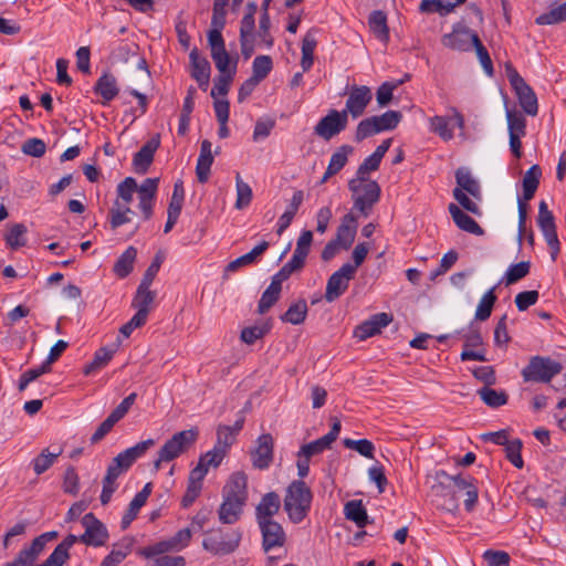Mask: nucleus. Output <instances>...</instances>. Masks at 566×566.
I'll return each mask as SVG.
<instances>
[{"instance_id": "25", "label": "nucleus", "mask_w": 566, "mask_h": 566, "mask_svg": "<svg viewBox=\"0 0 566 566\" xmlns=\"http://www.w3.org/2000/svg\"><path fill=\"white\" fill-rule=\"evenodd\" d=\"M280 507L281 499L276 492H269L264 494L255 509L258 523L264 521H274L273 516L279 512Z\"/></svg>"}, {"instance_id": "11", "label": "nucleus", "mask_w": 566, "mask_h": 566, "mask_svg": "<svg viewBox=\"0 0 566 566\" xmlns=\"http://www.w3.org/2000/svg\"><path fill=\"white\" fill-rule=\"evenodd\" d=\"M537 224L551 249L552 259L555 260L559 253V241L556 232L555 219L547 203L541 201L538 206Z\"/></svg>"}, {"instance_id": "12", "label": "nucleus", "mask_w": 566, "mask_h": 566, "mask_svg": "<svg viewBox=\"0 0 566 566\" xmlns=\"http://www.w3.org/2000/svg\"><path fill=\"white\" fill-rule=\"evenodd\" d=\"M373 99V92L366 85H353L348 90V97L343 113L358 118L364 115L366 107Z\"/></svg>"}, {"instance_id": "55", "label": "nucleus", "mask_w": 566, "mask_h": 566, "mask_svg": "<svg viewBox=\"0 0 566 566\" xmlns=\"http://www.w3.org/2000/svg\"><path fill=\"white\" fill-rule=\"evenodd\" d=\"M509 135H525L526 134V119L515 111H506Z\"/></svg>"}, {"instance_id": "36", "label": "nucleus", "mask_w": 566, "mask_h": 566, "mask_svg": "<svg viewBox=\"0 0 566 566\" xmlns=\"http://www.w3.org/2000/svg\"><path fill=\"white\" fill-rule=\"evenodd\" d=\"M370 31L381 42L386 43L389 40V29L387 25V17L385 12L377 10L373 11L368 19Z\"/></svg>"}, {"instance_id": "5", "label": "nucleus", "mask_w": 566, "mask_h": 566, "mask_svg": "<svg viewBox=\"0 0 566 566\" xmlns=\"http://www.w3.org/2000/svg\"><path fill=\"white\" fill-rule=\"evenodd\" d=\"M401 118L402 115L398 111H387L381 115L365 118L357 125L355 139L361 142L381 132L392 130L398 126Z\"/></svg>"}, {"instance_id": "44", "label": "nucleus", "mask_w": 566, "mask_h": 566, "mask_svg": "<svg viewBox=\"0 0 566 566\" xmlns=\"http://www.w3.org/2000/svg\"><path fill=\"white\" fill-rule=\"evenodd\" d=\"M115 352L116 348L107 347H102L98 350H96L93 360L84 367V375L88 376L95 373L96 370L104 368L111 361Z\"/></svg>"}, {"instance_id": "18", "label": "nucleus", "mask_w": 566, "mask_h": 566, "mask_svg": "<svg viewBox=\"0 0 566 566\" xmlns=\"http://www.w3.org/2000/svg\"><path fill=\"white\" fill-rule=\"evenodd\" d=\"M452 116H433L430 119L431 130L438 134L443 140H450L453 138V129L450 127V122H454V126L459 129H464V117L454 107L451 108Z\"/></svg>"}, {"instance_id": "62", "label": "nucleus", "mask_w": 566, "mask_h": 566, "mask_svg": "<svg viewBox=\"0 0 566 566\" xmlns=\"http://www.w3.org/2000/svg\"><path fill=\"white\" fill-rule=\"evenodd\" d=\"M402 84V81L385 82L382 83L376 93L377 103L384 107L389 104L392 98L394 91Z\"/></svg>"}, {"instance_id": "48", "label": "nucleus", "mask_w": 566, "mask_h": 566, "mask_svg": "<svg viewBox=\"0 0 566 566\" xmlns=\"http://www.w3.org/2000/svg\"><path fill=\"white\" fill-rule=\"evenodd\" d=\"M354 148L349 145H343L338 147L331 156L328 163V175H336L340 171L346 163L348 161V156L353 153Z\"/></svg>"}, {"instance_id": "8", "label": "nucleus", "mask_w": 566, "mask_h": 566, "mask_svg": "<svg viewBox=\"0 0 566 566\" xmlns=\"http://www.w3.org/2000/svg\"><path fill=\"white\" fill-rule=\"evenodd\" d=\"M155 446L154 439H147L136 443L135 446L127 448L119 452L109 463L107 471L120 476L123 473L129 470V468L136 462L137 459L142 458L147 450Z\"/></svg>"}, {"instance_id": "4", "label": "nucleus", "mask_w": 566, "mask_h": 566, "mask_svg": "<svg viewBox=\"0 0 566 566\" xmlns=\"http://www.w3.org/2000/svg\"><path fill=\"white\" fill-rule=\"evenodd\" d=\"M242 538L238 528H214L206 533L202 547L213 555H228L233 553Z\"/></svg>"}, {"instance_id": "2", "label": "nucleus", "mask_w": 566, "mask_h": 566, "mask_svg": "<svg viewBox=\"0 0 566 566\" xmlns=\"http://www.w3.org/2000/svg\"><path fill=\"white\" fill-rule=\"evenodd\" d=\"M348 188L353 193L354 208L364 217H368L380 198L381 190L377 181L353 178L348 182Z\"/></svg>"}, {"instance_id": "16", "label": "nucleus", "mask_w": 566, "mask_h": 566, "mask_svg": "<svg viewBox=\"0 0 566 566\" xmlns=\"http://www.w3.org/2000/svg\"><path fill=\"white\" fill-rule=\"evenodd\" d=\"M339 432L340 421L335 418L329 432L310 443L303 444L297 452V457L311 460L312 457L323 453L325 450L331 448Z\"/></svg>"}, {"instance_id": "47", "label": "nucleus", "mask_w": 566, "mask_h": 566, "mask_svg": "<svg viewBox=\"0 0 566 566\" xmlns=\"http://www.w3.org/2000/svg\"><path fill=\"white\" fill-rule=\"evenodd\" d=\"M478 394L482 401L491 408L506 405L509 398L505 391L492 389L490 386L482 387Z\"/></svg>"}, {"instance_id": "9", "label": "nucleus", "mask_w": 566, "mask_h": 566, "mask_svg": "<svg viewBox=\"0 0 566 566\" xmlns=\"http://www.w3.org/2000/svg\"><path fill=\"white\" fill-rule=\"evenodd\" d=\"M355 276V266L352 263H344L327 280L325 300L332 303L338 300L348 289L350 280Z\"/></svg>"}, {"instance_id": "39", "label": "nucleus", "mask_w": 566, "mask_h": 566, "mask_svg": "<svg viewBox=\"0 0 566 566\" xmlns=\"http://www.w3.org/2000/svg\"><path fill=\"white\" fill-rule=\"evenodd\" d=\"M317 45L315 31L310 30L302 40V59L301 66L304 72H307L314 62V51Z\"/></svg>"}, {"instance_id": "52", "label": "nucleus", "mask_w": 566, "mask_h": 566, "mask_svg": "<svg viewBox=\"0 0 566 566\" xmlns=\"http://www.w3.org/2000/svg\"><path fill=\"white\" fill-rule=\"evenodd\" d=\"M305 264V260L297 256L293 253L291 260L286 262L280 271L273 275V280L277 281L279 283H283L286 281L294 272L300 271L303 269Z\"/></svg>"}, {"instance_id": "22", "label": "nucleus", "mask_w": 566, "mask_h": 566, "mask_svg": "<svg viewBox=\"0 0 566 566\" xmlns=\"http://www.w3.org/2000/svg\"><path fill=\"white\" fill-rule=\"evenodd\" d=\"M254 468L264 470L269 468L273 459V438L270 433L259 437L258 446L251 453Z\"/></svg>"}, {"instance_id": "32", "label": "nucleus", "mask_w": 566, "mask_h": 566, "mask_svg": "<svg viewBox=\"0 0 566 566\" xmlns=\"http://www.w3.org/2000/svg\"><path fill=\"white\" fill-rule=\"evenodd\" d=\"M245 503L223 499L219 510V521L223 524H234L242 515Z\"/></svg>"}, {"instance_id": "26", "label": "nucleus", "mask_w": 566, "mask_h": 566, "mask_svg": "<svg viewBox=\"0 0 566 566\" xmlns=\"http://www.w3.org/2000/svg\"><path fill=\"white\" fill-rule=\"evenodd\" d=\"M211 142L203 139L200 145V154L197 159L196 175L198 181L205 184L210 176V169L213 164V155L211 150Z\"/></svg>"}, {"instance_id": "37", "label": "nucleus", "mask_w": 566, "mask_h": 566, "mask_svg": "<svg viewBox=\"0 0 566 566\" xmlns=\"http://www.w3.org/2000/svg\"><path fill=\"white\" fill-rule=\"evenodd\" d=\"M281 291L282 284L272 279L270 285L261 295L258 304V313H266L279 301Z\"/></svg>"}, {"instance_id": "58", "label": "nucleus", "mask_w": 566, "mask_h": 566, "mask_svg": "<svg viewBox=\"0 0 566 566\" xmlns=\"http://www.w3.org/2000/svg\"><path fill=\"white\" fill-rule=\"evenodd\" d=\"M521 450H522V441L520 439L510 440L504 446L506 459L517 469H522L524 465V462H523V459L521 455Z\"/></svg>"}, {"instance_id": "56", "label": "nucleus", "mask_w": 566, "mask_h": 566, "mask_svg": "<svg viewBox=\"0 0 566 566\" xmlns=\"http://www.w3.org/2000/svg\"><path fill=\"white\" fill-rule=\"evenodd\" d=\"M531 264L527 261H522L511 265L504 276L505 284L511 285L522 280L530 273Z\"/></svg>"}, {"instance_id": "19", "label": "nucleus", "mask_w": 566, "mask_h": 566, "mask_svg": "<svg viewBox=\"0 0 566 566\" xmlns=\"http://www.w3.org/2000/svg\"><path fill=\"white\" fill-rule=\"evenodd\" d=\"M191 65V76L196 80L199 87L206 91L209 86L211 66L209 61L202 56L197 48H193L189 54Z\"/></svg>"}, {"instance_id": "20", "label": "nucleus", "mask_w": 566, "mask_h": 566, "mask_svg": "<svg viewBox=\"0 0 566 566\" xmlns=\"http://www.w3.org/2000/svg\"><path fill=\"white\" fill-rule=\"evenodd\" d=\"M247 485L248 479L244 473L235 472L231 474L223 486V499L245 503L248 500Z\"/></svg>"}, {"instance_id": "63", "label": "nucleus", "mask_w": 566, "mask_h": 566, "mask_svg": "<svg viewBox=\"0 0 566 566\" xmlns=\"http://www.w3.org/2000/svg\"><path fill=\"white\" fill-rule=\"evenodd\" d=\"M226 454V451L213 447L210 451L202 454L198 462L202 463V467L209 471V468H218L224 459Z\"/></svg>"}, {"instance_id": "41", "label": "nucleus", "mask_w": 566, "mask_h": 566, "mask_svg": "<svg viewBox=\"0 0 566 566\" xmlns=\"http://www.w3.org/2000/svg\"><path fill=\"white\" fill-rule=\"evenodd\" d=\"M566 21V1L560 4H555L549 8L547 12L539 14L535 19L538 25H552Z\"/></svg>"}, {"instance_id": "14", "label": "nucleus", "mask_w": 566, "mask_h": 566, "mask_svg": "<svg viewBox=\"0 0 566 566\" xmlns=\"http://www.w3.org/2000/svg\"><path fill=\"white\" fill-rule=\"evenodd\" d=\"M348 124V117L342 111L332 109L326 116L319 119L314 127V133L325 140L343 132Z\"/></svg>"}, {"instance_id": "59", "label": "nucleus", "mask_w": 566, "mask_h": 566, "mask_svg": "<svg viewBox=\"0 0 566 566\" xmlns=\"http://www.w3.org/2000/svg\"><path fill=\"white\" fill-rule=\"evenodd\" d=\"M344 446L348 449L357 451L360 455H363L365 458L374 459L375 446L368 439H359V440L345 439Z\"/></svg>"}, {"instance_id": "7", "label": "nucleus", "mask_w": 566, "mask_h": 566, "mask_svg": "<svg viewBox=\"0 0 566 566\" xmlns=\"http://www.w3.org/2000/svg\"><path fill=\"white\" fill-rule=\"evenodd\" d=\"M506 76L511 86L515 91L518 103L523 111L527 115L535 116L538 111V104L534 91L526 84L524 78L513 66H506Z\"/></svg>"}, {"instance_id": "53", "label": "nucleus", "mask_w": 566, "mask_h": 566, "mask_svg": "<svg viewBox=\"0 0 566 566\" xmlns=\"http://www.w3.org/2000/svg\"><path fill=\"white\" fill-rule=\"evenodd\" d=\"M273 67V62L269 55H259L252 63V77L260 83L270 74Z\"/></svg>"}, {"instance_id": "3", "label": "nucleus", "mask_w": 566, "mask_h": 566, "mask_svg": "<svg viewBox=\"0 0 566 566\" xmlns=\"http://www.w3.org/2000/svg\"><path fill=\"white\" fill-rule=\"evenodd\" d=\"M199 431L196 428L176 432L158 451V458L154 462L159 470L163 462H170L186 453L197 441Z\"/></svg>"}, {"instance_id": "31", "label": "nucleus", "mask_w": 566, "mask_h": 566, "mask_svg": "<svg viewBox=\"0 0 566 566\" xmlns=\"http://www.w3.org/2000/svg\"><path fill=\"white\" fill-rule=\"evenodd\" d=\"M455 180L459 189L467 191L474 199H481V188L468 168L461 167L455 171Z\"/></svg>"}, {"instance_id": "23", "label": "nucleus", "mask_w": 566, "mask_h": 566, "mask_svg": "<svg viewBox=\"0 0 566 566\" xmlns=\"http://www.w3.org/2000/svg\"><path fill=\"white\" fill-rule=\"evenodd\" d=\"M390 321V316L386 313L375 314L355 328L354 336L359 340H365L380 333L381 328L386 327Z\"/></svg>"}, {"instance_id": "50", "label": "nucleus", "mask_w": 566, "mask_h": 566, "mask_svg": "<svg viewBox=\"0 0 566 566\" xmlns=\"http://www.w3.org/2000/svg\"><path fill=\"white\" fill-rule=\"evenodd\" d=\"M235 191H237V200L234 203L235 209L242 210L247 208L252 200V188L242 180L240 174L235 176Z\"/></svg>"}, {"instance_id": "54", "label": "nucleus", "mask_w": 566, "mask_h": 566, "mask_svg": "<svg viewBox=\"0 0 566 566\" xmlns=\"http://www.w3.org/2000/svg\"><path fill=\"white\" fill-rule=\"evenodd\" d=\"M185 200V189L181 180L174 185V191L168 206L167 214L179 218Z\"/></svg>"}, {"instance_id": "46", "label": "nucleus", "mask_w": 566, "mask_h": 566, "mask_svg": "<svg viewBox=\"0 0 566 566\" xmlns=\"http://www.w3.org/2000/svg\"><path fill=\"white\" fill-rule=\"evenodd\" d=\"M307 310L305 300H298L281 316V321L293 325L302 324L306 318Z\"/></svg>"}, {"instance_id": "17", "label": "nucleus", "mask_w": 566, "mask_h": 566, "mask_svg": "<svg viewBox=\"0 0 566 566\" xmlns=\"http://www.w3.org/2000/svg\"><path fill=\"white\" fill-rule=\"evenodd\" d=\"M258 524L262 533V546L266 553L284 546L286 535L280 523L275 521H264Z\"/></svg>"}, {"instance_id": "45", "label": "nucleus", "mask_w": 566, "mask_h": 566, "mask_svg": "<svg viewBox=\"0 0 566 566\" xmlns=\"http://www.w3.org/2000/svg\"><path fill=\"white\" fill-rule=\"evenodd\" d=\"M496 300L497 297L495 295V286H493L488 290L480 298L475 311V319L481 322L486 321L492 314V310Z\"/></svg>"}, {"instance_id": "38", "label": "nucleus", "mask_w": 566, "mask_h": 566, "mask_svg": "<svg viewBox=\"0 0 566 566\" xmlns=\"http://www.w3.org/2000/svg\"><path fill=\"white\" fill-rule=\"evenodd\" d=\"M28 228L23 223H13L4 234V241L11 250H18L27 244Z\"/></svg>"}, {"instance_id": "34", "label": "nucleus", "mask_w": 566, "mask_h": 566, "mask_svg": "<svg viewBox=\"0 0 566 566\" xmlns=\"http://www.w3.org/2000/svg\"><path fill=\"white\" fill-rule=\"evenodd\" d=\"M345 517L353 521L359 528L369 523L368 514L360 500H352L344 506Z\"/></svg>"}, {"instance_id": "61", "label": "nucleus", "mask_w": 566, "mask_h": 566, "mask_svg": "<svg viewBox=\"0 0 566 566\" xmlns=\"http://www.w3.org/2000/svg\"><path fill=\"white\" fill-rule=\"evenodd\" d=\"M235 437L237 434L230 429V426H219L217 430V442L214 447L228 453L229 448L235 441Z\"/></svg>"}, {"instance_id": "27", "label": "nucleus", "mask_w": 566, "mask_h": 566, "mask_svg": "<svg viewBox=\"0 0 566 566\" xmlns=\"http://www.w3.org/2000/svg\"><path fill=\"white\" fill-rule=\"evenodd\" d=\"M155 297L156 293L150 291V286L140 283L133 301V307L137 310L135 315L146 322Z\"/></svg>"}, {"instance_id": "60", "label": "nucleus", "mask_w": 566, "mask_h": 566, "mask_svg": "<svg viewBox=\"0 0 566 566\" xmlns=\"http://www.w3.org/2000/svg\"><path fill=\"white\" fill-rule=\"evenodd\" d=\"M137 190V182L133 177L125 178L118 186H117V195L118 198L122 199L123 202H120L123 206L128 207V205L133 200V196Z\"/></svg>"}, {"instance_id": "30", "label": "nucleus", "mask_w": 566, "mask_h": 566, "mask_svg": "<svg viewBox=\"0 0 566 566\" xmlns=\"http://www.w3.org/2000/svg\"><path fill=\"white\" fill-rule=\"evenodd\" d=\"M94 91L103 97V104L109 103L119 92L116 77L111 73H104L97 80Z\"/></svg>"}, {"instance_id": "21", "label": "nucleus", "mask_w": 566, "mask_h": 566, "mask_svg": "<svg viewBox=\"0 0 566 566\" xmlns=\"http://www.w3.org/2000/svg\"><path fill=\"white\" fill-rule=\"evenodd\" d=\"M160 146L159 135L151 137L133 158L134 170L137 174H146L154 161V156Z\"/></svg>"}, {"instance_id": "51", "label": "nucleus", "mask_w": 566, "mask_h": 566, "mask_svg": "<svg viewBox=\"0 0 566 566\" xmlns=\"http://www.w3.org/2000/svg\"><path fill=\"white\" fill-rule=\"evenodd\" d=\"M254 42H255V33L251 30V25L247 20L244 22V28H240V46L242 56L245 60H249L254 53Z\"/></svg>"}, {"instance_id": "57", "label": "nucleus", "mask_w": 566, "mask_h": 566, "mask_svg": "<svg viewBox=\"0 0 566 566\" xmlns=\"http://www.w3.org/2000/svg\"><path fill=\"white\" fill-rule=\"evenodd\" d=\"M230 0H214L210 28L223 29L227 22V6Z\"/></svg>"}, {"instance_id": "1", "label": "nucleus", "mask_w": 566, "mask_h": 566, "mask_svg": "<svg viewBox=\"0 0 566 566\" xmlns=\"http://www.w3.org/2000/svg\"><path fill=\"white\" fill-rule=\"evenodd\" d=\"M313 493L303 480L292 481L285 490L283 509L293 524L302 523L312 506Z\"/></svg>"}, {"instance_id": "10", "label": "nucleus", "mask_w": 566, "mask_h": 566, "mask_svg": "<svg viewBox=\"0 0 566 566\" xmlns=\"http://www.w3.org/2000/svg\"><path fill=\"white\" fill-rule=\"evenodd\" d=\"M59 534L56 531L43 533L35 537L30 546L20 551L18 556L6 564V566H33L40 554L44 551L45 545L57 538Z\"/></svg>"}, {"instance_id": "6", "label": "nucleus", "mask_w": 566, "mask_h": 566, "mask_svg": "<svg viewBox=\"0 0 566 566\" xmlns=\"http://www.w3.org/2000/svg\"><path fill=\"white\" fill-rule=\"evenodd\" d=\"M563 369L560 363L543 356H534L527 366L522 369V377L525 382H549Z\"/></svg>"}, {"instance_id": "29", "label": "nucleus", "mask_w": 566, "mask_h": 566, "mask_svg": "<svg viewBox=\"0 0 566 566\" xmlns=\"http://www.w3.org/2000/svg\"><path fill=\"white\" fill-rule=\"evenodd\" d=\"M77 542V536L67 535L40 566H63L69 559V549Z\"/></svg>"}, {"instance_id": "35", "label": "nucleus", "mask_w": 566, "mask_h": 566, "mask_svg": "<svg viewBox=\"0 0 566 566\" xmlns=\"http://www.w3.org/2000/svg\"><path fill=\"white\" fill-rule=\"evenodd\" d=\"M137 256V250L134 247H128L116 260L113 271L115 275L120 279L128 276L133 269Z\"/></svg>"}, {"instance_id": "42", "label": "nucleus", "mask_w": 566, "mask_h": 566, "mask_svg": "<svg viewBox=\"0 0 566 566\" xmlns=\"http://www.w3.org/2000/svg\"><path fill=\"white\" fill-rule=\"evenodd\" d=\"M63 449L61 447L56 448L54 451H50L49 449H43L41 453L33 459L32 465L35 474L40 475L49 470L54 461L62 454Z\"/></svg>"}, {"instance_id": "43", "label": "nucleus", "mask_w": 566, "mask_h": 566, "mask_svg": "<svg viewBox=\"0 0 566 566\" xmlns=\"http://www.w3.org/2000/svg\"><path fill=\"white\" fill-rule=\"evenodd\" d=\"M272 328V322L271 319L264 321L260 324L244 327L241 331L240 338L243 343L248 345L254 344L258 339H261L264 337L270 329Z\"/></svg>"}, {"instance_id": "28", "label": "nucleus", "mask_w": 566, "mask_h": 566, "mask_svg": "<svg viewBox=\"0 0 566 566\" xmlns=\"http://www.w3.org/2000/svg\"><path fill=\"white\" fill-rule=\"evenodd\" d=\"M448 210L454 223L461 230L475 235H482L484 233V230L479 226V223L473 218L464 213L455 203H450Z\"/></svg>"}, {"instance_id": "64", "label": "nucleus", "mask_w": 566, "mask_h": 566, "mask_svg": "<svg viewBox=\"0 0 566 566\" xmlns=\"http://www.w3.org/2000/svg\"><path fill=\"white\" fill-rule=\"evenodd\" d=\"M483 558L489 566H509L510 564V555L503 551H485Z\"/></svg>"}, {"instance_id": "49", "label": "nucleus", "mask_w": 566, "mask_h": 566, "mask_svg": "<svg viewBox=\"0 0 566 566\" xmlns=\"http://www.w3.org/2000/svg\"><path fill=\"white\" fill-rule=\"evenodd\" d=\"M133 213L129 207L123 206L116 200L109 210V224L113 230L130 221L129 214Z\"/></svg>"}, {"instance_id": "13", "label": "nucleus", "mask_w": 566, "mask_h": 566, "mask_svg": "<svg viewBox=\"0 0 566 566\" xmlns=\"http://www.w3.org/2000/svg\"><path fill=\"white\" fill-rule=\"evenodd\" d=\"M81 522L85 532L77 537V541L88 546H102L106 543L108 532L105 525L98 521L93 513L85 514Z\"/></svg>"}, {"instance_id": "33", "label": "nucleus", "mask_w": 566, "mask_h": 566, "mask_svg": "<svg viewBox=\"0 0 566 566\" xmlns=\"http://www.w3.org/2000/svg\"><path fill=\"white\" fill-rule=\"evenodd\" d=\"M269 242L263 240L258 245H255L250 252L237 258L235 260L231 261L226 270L228 272H234L241 266H245L249 264L254 263L259 256H261L269 248Z\"/></svg>"}, {"instance_id": "24", "label": "nucleus", "mask_w": 566, "mask_h": 566, "mask_svg": "<svg viewBox=\"0 0 566 566\" xmlns=\"http://www.w3.org/2000/svg\"><path fill=\"white\" fill-rule=\"evenodd\" d=\"M356 232V217L353 213H346L337 228L334 241L340 245L342 250H348L355 241Z\"/></svg>"}, {"instance_id": "15", "label": "nucleus", "mask_w": 566, "mask_h": 566, "mask_svg": "<svg viewBox=\"0 0 566 566\" xmlns=\"http://www.w3.org/2000/svg\"><path fill=\"white\" fill-rule=\"evenodd\" d=\"M474 36H479L462 23H457L450 33L442 36L441 43L454 51L468 52L474 43Z\"/></svg>"}, {"instance_id": "40", "label": "nucleus", "mask_w": 566, "mask_h": 566, "mask_svg": "<svg viewBox=\"0 0 566 566\" xmlns=\"http://www.w3.org/2000/svg\"><path fill=\"white\" fill-rule=\"evenodd\" d=\"M542 176V169L538 165H533L523 177V198L524 200H531L539 185V178Z\"/></svg>"}]
</instances>
